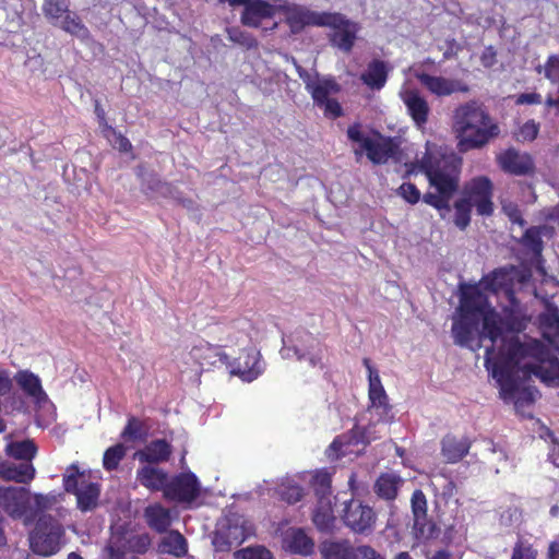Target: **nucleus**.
<instances>
[{
	"instance_id": "24",
	"label": "nucleus",
	"mask_w": 559,
	"mask_h": 559,
	"mask_svg": "<svg viewBox=\"0 0 559 559\" xmlns=\"http://www.w3.org/2000/svg\"><path fill=\"white\" fill-rule=\"evenodd\" d=\"M15 381L36 403H45L48 400L47 394L41 388L39 378L34 373L27 370L19 371L15 376Z\"/></svg>"
},
{
	"instance_id": "27",
	"label": "nucleus",
	"mask_w": 559,
	"mask_h": 559,
	"mask_svg": "<svg viewBox=\"0 0 559 559\" xmlns=\"http://www.w3.org/2000/svg\"><path fill=\"white\" fill-rule=\"evenodd\" d=\"M99 492L100 489L97 484L82 480L80 488L75 492L79 509L91 511L96 508Z\"/></svg>"
},
{
	"instance_id": "54",
	"label": "nucleus",
	"mask_w": 559,
	"mask_h": 559,
	"mask_svg": "<svg viewBox=\"0 0 559 559\" xmlns=\"http://www.w3.org/2000/svg\"><path fill=\"white\" fill-rule=\"evenodd\" d=\"M539 131V124L534 120H528L525 122L519 132V136L522 141H533Z\"/></svg>"
},
{
	"instance_id": "11",
	"label": "nucleus",
	"mask_w": 559,
	"mask_h": 559,
	"mask_svg": "<svg viewBox=\"0 0 559 559\" xmlns=\"http://www.w3.org/2000/svg\"><path fill=\"white\" fill-rule=\"evenodd\" d=\"M492 182L486 176L473 178L465 186V198L472 205L476 206L479 215H490L493 211Z\"/></svg>"
},
{
	"instance_id": "19",
	"label": "nucleus",
	"mask_w": 559,
	"mask_h": 559,
	"mask_svg": "<svg viewBox=\"0 0 559 559\" xmlns=\"http://www.w3.org/2000/svg\"><path fill=\"white\" fill-rule=\"evenodd\" d=\"M35 468L28 462H4L0 464V477L4 480H13L26 484L34 478Z\"/></svg>"
},
{
	"instance_id": "38",
	"label": "nucleus",
	"mask_w": 559,
	"mask_h": 559,
	"mask_svg": "<svg viewBox=\"0 0 559 559\" xmlns=\"http://www.w3.org/2000/svg\"><path fill=\"white\" fill-rule=\"evenodd\" d=\"M381 431L377 429L376 424H370L367 427L355 426L350 431L348 443L353 444H369L370 442L379 439Z\"/></svg>"
},
{
	"instance_id": "16",
	"label": "nucleus",
	"mask_w": 559,
	"mask_h": 559,
	"mask_svg": "<svg viewBox=\"0 0 559 559\" xmlns=\"http://www.w3.org/2000/svg\"><path fill=\"white\" fill-rule=\"evenodd\" d=\"M400 97L407 108V112L418 128H423L430 112V107L426 98L414 88H404L400 92Z\"/></svg>"
},
{
	"instance_id": "33",
	"label": "nucleus",
	"mask_w": 559,
	"mask_h": 559,
	"mask_svg": "<svg viewBox=\"0 0 559 559\" xmlns=\"http://www.w3.org/2000/svg\"><path fill=\"white\" fill-rule=\"evenodd\" d=\"M325 559H356L357 547L348 542L326 544L322 550Z\"/></svg>"
},
{
	"instance_id": "3",
	"label": "nucleus",
	"mask_w": 559,
	"mask_h": 559,
	"mask_svg": "<svg viewBox=\"0 0 559 559\" xmlns=\"http://www.w3.org/2000/svg\"><path fill=\"white\" fill-rule=\"evenodd\" d=\"M461 160L453 154L427 152L420 166L437 193L428 192L424 202L438 209L450 211V200L459 187Z\"/></svg>"
},
{
	"instance_id": "20",
	"label": "nucleus",
	"mask_w": 559,
	"mask_h": 559,
	"mask_svg": "<svg viewBox=\"0 0 559 559\" xmlns=\"http://www.w3.org/2000/svg\"><path fill=\"white\" fill-rule=\"evenodd\" d=\"M471 441L467 438H456L445 436L442 439L441 453L447 463H456L461 461L469 451Z\"/></svg>"
},
{
	"instance_id": "31",
	"label": "nucleus",
	"mask_w": 559,
	"mask_h": 559,
	"mask_svg": "<svg viewBox=\"0 0 559 559\" xmlns=\"http://www.w3.org/2000/svg\"><path fill=\"white\" fill-rule=\"evenodd\" d=\"M400 484L401 478L395 474H383L377 479L374 491L379 497L392 500L396 497Z\"/></svg>"
},
{
	"instance_id": "23",
	"label": "nucleus",
	"mask_w": 559,
	"mask_h": 559,
	"mask_svg": "<svg viewBox=\"0 0 559 559\" xmlns=\"http://www.w3.org/2000/svg\"><path fill=\"white\" fill-rule=\"evenodd\" d=\"M536 71L540 74L544 73L551 84L557 86V96L548 95L545 105L548 108L554 107L559 111V55L549 56L544 66H538Z\"/></svg>"
},
{
	"instance_id": "28",
	"label": "nucleus",
	"mask_w": 559,
	"mask_h": 559,
	"mask_svg": "<svg viewBox=\"0 0 559 559\" xmlns=\"http://www.w3.org/2000/svg\"><path fill=\"white\" fill-rule=\"evenodd\" d=\"M307 90L311 93L314 103L323 106V103L330 99V95L338 92V84L332 79H322L314 82H307Z\"/></svg>"
},
{
	"instance_id": "40",
	"label": "nucleus",
	"mask_w": 559,
	"mask_h": 559,
	"mask_svg": "<svg viewBox=\"0 0 559 559\" xmlns=\"http://www.w3.org/2000/svg\"><path fill=\"white\" fill-rule=\"evenodd\" d=\"M191 355L193 358H203L206 360L207 365H215L217 361L221 364H225L227 360V355L221 352L216 347H212L210 345L203 347H194L191 350Z\"/></svg>"
},
{
	"instance_id": "5",
	"label": "nucleus",
	"mask_w": 559,
	"mask_h": 559,
	"mask_svg": "<svg viewBox=\"0 0 559 559\" xmlns=\"http://www.w3.org/2000/svg\"><path fill=\"white\" fill-rule=\"evenodd\" d=\"M253 534V525L243 515L229 513L218 521L212 545L216 551L227 552Z\"/></svg>"
},
{
	"instance_id": "39",
	"label": "nucleus",
	"mask_w": 559,
	"mask_h": 559,
	"mask_svg": "<svg viewBox=\"0 0 559 559\" xmlns=\"http://www.w3.org/2000/svg\"><path fill=\"white\" fill-rule=\"evenodd\" d=\"M263 371V364L260 360V354L258 352H251L247 354V360L245 365L239 366L238 372L246 381L254 380Z\"/></svg>"
},
{
	"instance_id": "63",
	"label": "nucleus",
	"mask_w": 559,
	"mask_h": 559,
	"mask_svg": "<svg viewBox=\"0 0 559 559\" xmlns=\"http://www.w3.org/2000/svg\"><path fill=\"white\" fill-rule=\"evenodd\" d=\"M343 447V438H336L329 448V456H332L331 452H335L336 457L345 455L346 452L342 450Z\"/></svg>"
},
{
	"instance_id": "7",
	"label": "nucleus",
	"mask_w": 559,
	"mask_h": 559,
	"mask_svg": "<svg viewBox=\"0 0 559 559\" xmlns=\"http://www.w3.org/2000/svg\"><path fill=\"white\" fill-rule=\"evenodd\" d=\"M330 27L329 40L333 47L349 53L355 46L360 25L341 13L325 12L321 27Z\"/></svg>"
},
{
	"instance_id": "35",
	"label": "nucleus",
	"mask_w": 559,
	"mask_h": 559,
	"mask_svg": "<svg viewBox=\"0 0 559 559\" xmlns=\"http://www.w3.org/2000/svg\"><path fill=\"white\" fill-rule=\"evenodd\" d=\"M56 26H59L64 32L80 39H86L90 36L87 27L75 14H72L70 12H68Z\"/></svg>"
},
{
	"instance_id": "1",
	"label": "nucleus",
	"mask_w": 559,
	"mask_h": 559,
	"mask_svg": "<svg viewBox=\"0 0 559 559\" xmlns=\"http://www.w3.org/2000/svg\"><path fill=\"white\" fill-rule=\"evenodd\" d=\"M509 280L500 270L476 286H463L452 334L461 346L485 348V367L499 385L500 396L519 411L538 395L525 384L532 376L547 385H559V359L539 340L520 334L526 318L513 309L515 298Z\"/></svg>"
},
{
	"instance_id": "34",
	"label": "nucleus",
	"mask_w": 559,
	"mask_h": 559,
	"mask_svg": "<svg viewBox=\"0 0 559 559\" xmlns=\"http://www.w3.org/2000/svg\"><path fill=\"white\" fill-rule=\"evenodd\" d=\"M370 406L368 412L378 418V421H384L390 411L388 395L384 389L369 392Z\"/></svg>"
},
{
	"instance_id": "21",
	"label": "nucleus",
	"mask_w": 559,
	"mask_h": 559,
	"mask_svg": "<svg viewBox=\"0 0 559 559\" xmlns=\"http://www.w3.org/2000/svg\"><path fill=\"white\" fill-rule=\"evenodd\" d=\"M136 478L140 484L151 490H164L168 485L167 473L154 465H145L136 473Z\"/></svg>"
},
{
	"instance_id": "48",
	"label": "nucleus",
	"mask_w": 559,
	"mask_h": 559,
	"mask_svg": "<svg viewBox=\"0 0 559 559\" xmlns=\"http://www.w3.org/2000/svg\"><path fill=\"white\" fill-rule=\"evenodd\" d=\"M537 550L525 539L519 538L513 547L511 559H536Z\"/></svg>"
},
{
	"instance_id": "18",
	"label": "nucleus",
	"mask_w": 559,
	"mask_h": 559,
	"mask_svg": "<svg viewBox=\"0 0 559 559\" xmlns=\"http://www.w3.org/2000/svg\"><path fill=\"white\" fill-rule=\"evenodd\" d=\"M390 67L386 62L374 59L367 66L366 71L360 75V80L371 90H381L388 80Z\"/></svg>"
},
{
	"instance_id": "22",
	"label": "nucleus",
	"mask_w": 559,
	"mask_h": 559,
	"mask_svg": "<svg viewBox=\"0 0 559 559\" xmlns=\"http://www.w3.org/2000/svg\"><path fill=\"white\" fill-rule=\"evenodd\" d=\"M170 453V444L163 439H158L148 443L143 450L135 452L134 456L141 462L152 465L167 461Z\"/></svg>"
},
{
	"instance_id": "9",
	"label": "nucleus",
	"mask_w": 559,
	"mask_h": 559,
	"mask_svg": "<svg viewBox=\"0 0 559 559\" xmlns=\"http://www.w3.org/2000/svg\"><path fill=\"white\" fill-rule=\"evenodd\" d=\"M342 519L354 533L367 535L373 531L377 515L370 506L350 499L344 502Z\"/></svg>"
},
{
	"instance_id": "41",
	"label": "nucleus",
	"mask_w": 559,
	"mask_h": 559,
	"mask_svg": "<svg viewBox=\"0 0 559 559\" xmlns=\"http://www.w3.org/2000/svg\"><path fill=\"white\" fill-rule=\"evenodd\" d=\"M138 176L142 180V187L145 193H166L168 186L163 183L154 174L143 171L142 167H139Z\"/></svg>"
},
{
	"instance_id": "6",
	"label": "nucleus",
	"mask_w": 559,
	"mask_h": 559,
	"mask_svg": "<svg viewBox=\"0 0 559 559\" xmlns=\"http://www.w3.org/2000/svg\"><path fill=\"white\" fill-rule=\"evenodd\" d=\"M62 536V525L50 515L44 514L39 516L29 536V545L35 554L51 556L60 550Z\"/></svg>"
},
{
	"instance_id": "61",
	"label": "nucleus",
	"mask_w": 559,
	"mask_h": 559,
	"mask_svg": "<svg viewBox=\"0 0 559 559\" xmlns=\"http://www.w3.org/2000/svg\"><path fill=\"white\" fill-rule=\"evenodd\" d=\"M481 63L485 67H491L496 61V52L492 47H488L484 50L481 57Z\"/></svg>"
},
{
	"instance_id": "13",
	"label": "nucleus",
	"mask_w": 559,
	"mask_h": 559,
	"mask_svg": "<svg viewBox=\"0 0 559 559\" xmlns=\"http://www.w3.org/2000/svg\"><path fill=\"white\" fill-rule=\"evenodd\" d=\"M31 504V493L22 487H0V509L12 518L22 516Z\"/></svg>"
},
{
	"instance_id": "29",
	"label": "nucleus",
	"mask_w": 559,
	"mask_h": 559,
	"mask_svg": "<svg viewBox=\"0 0 559 559\" xmlns=\"http://www.w3.org/2000/svg\"><path fill=\"white\" fill-rule=\"evenodd\" d=\"M145 519L151 528L163 533L171 525V516L168 509L160 504L150 506L145 509Z\"/></svg>"
},
{
	"instance_id": "25",
	"label": "nucleus",
	"mask_w": 559,
	"mask_h": 559,
	"mask_svg": "<svg viewBox=\"0 0 559 559\" xmlns=\"http://www.w3.org/2000/svg\"><path fill=\"white\" fill-rule=\"evenodd\" d=\"M333 497L318 499L312 521L317 528L322 532H330L334 527L336 519L333 514Z\"/></svg>"
},
{
	"instance_id": "15",
	"label": "nucleus",
	"mask_w": 559,
	"mask_h": 559,
	"mask_svg": "<svg viewBox=\"0 0 559 559\" xmlns=\"http://www.w3.org/2000/svg\"><path fill=\"white\" fill-rule=\"evenodd\" d=\"M499 167L508 174L514 176H525L533 171L534 163L526 153H521L515 148H508L497 155Z\"/></svg>"
},
{
	"instance_id": "49",
	"label": "nucleus",
	"mask_w": 559,
	"mask_h": 559,
	"mask_svg": "<svg viewBox=\"0 0 559 559\" xmlns=\"http://www.w3.org/2000/svg\"><path fill=\"white\" fill-rule=\"evenodd\" d=\"M278 493L282 498V500L286 501L287 503H296L298 502L302 497V489L301 487L297 485H282L278 489Z\"/></svg>"
},
{
	"instance_id": "17",
	"label": "nucleus",
	"mask_w": 559,
	"mask_h": 559,
	"mask_svg": "<svg viewBox=\"0 0 559 559\" xmlns=\"http://www.w3.org/2000/svg\"><path fill=\"white\" fill-rule=\"evenodd\" d=\"M284 547L290 552L308 556L313 552L314 543L302 528H289L284 537Z\"/></svg>"
},
{
	"instance_id": "62",
	"label": "nucleus",
	"mask_w": 559,
	"mask_h": 559,
	"mask_svg": "<svg viewBox=\"0 0 559 559\" xmlns=\"http://www.w3.org/2000/svg\"><path fill=\"white\" fill-rule=\"evenodd\" d=\"M150 545V539L147 536H139L131 542V547L138 552L145 551Z\"/></svg>"
},
{
	"instance_id": "46",
	"label": "nucleus",
	"mask_w": 559,
	"mask_h": 559,
	"mask_svg": "<svg viewBox=\"0 0 559 559\" xmlns=\"http://www.w3.org/2000/svg\"><path fill=\"white\" fill-rule=\"evenodd\" d=\"M235 559H273L264 546H249L234 552Z\"/></svg>"
},
{
	"instance_id": "37",
	"label": "nucleus",
	"mask_w": 559,
	"mask_h": 559,
	"mask_svg": "<svg viewBox=\"0 0 559 559\" xmlns=\"http://www.w3.org/2000/svg\"><path fill=\"white\" fill-rule=\"evenodd\" d=\"M7 453L16 460L31 463L36 454V445L31 440L11 442L7 445Z\"/></svg>"
},
{
	"instance_id": "42",
	"label": "nucleus",
	"mask_w": 559,
	"mask_h": 559,
	"mask_svg": "<svg viewBox=\"0 0 559 559\" xmlns=\"http://www.w3.org/2000/svg\"><path fill=\"white\" fill-rule=\"evenodd\" d=\"M127 448L118 443L108 448L103 456V466L106 471H114L118 467L120 461L126 456Z\"/></svg>"
},
{
	"instance_id": "58",
	"label": "nucleus",
	"mask_w": 559,
	"mask_h": 559,
	"mask_svg": "<svg viewBox=\"0 0 559 559\" xmlns=\"http://www.w3.org/2000/svg\"><path fill=\"white\" fill-rule=\"evenodd\" d=\"M105 559H140L138 556L131 552H123L109 546L105 550Z\"/></svg>"
},
{
	"instance_id": "36",
	"label": "nucleus",
	"mask_w": 559,
	"mask_h": 559,
	"mask_svg": "<svg viewBox=\"0 0 559 559\" xmlns=\"http://www.w3.org/2000/svg\"><path fill=\"white\" fill-rule=\"evenodd\" d=\"M43 12L52 25H57L70 12L69 3L67 0H44Z\"/></svg>"
},
{
	"instance_id": "51",
	"label": "nucleus",
	"mask_w": 559,
	"mask_h": 559,
	"mask_svg": "<svg viewBox=\"0 0 559 559\" xmlns=\"http://www.w3.org/2000/svg\"><path fill=\"white\" fill-rule=\"evenodd\" d=\"M362 362L368 371L369 392L384 389L381 383L379 372L372 367L370 359L365 358Z\"/></svg>"
},
{
	"instance_id": "32",
	"label": "nucleus",
	"mask_w": 559,
	"mask_h": 559,
	"mask_svg": "<svg viewBox=\"0 0 559 559\" xmlns=\"http://www.w3.org/2000/svg\"><path fill=\"white\" fill-rule=\"evenodd\" d=\"M159 551L163 554L183 556L187 552V542L178 532H170L159 544Z\"/></svg>"
},
{
	"instance_id": "64",
	"label": "nucleus",
	"mask_w": 559,
	"mask_h": 559,
	"mask_svg": "<svg viewBox=\"0 0 559 559\" xmlns=\"http://www.w3.org/2000/svg\"><path fill=\"white\" fill-rule=\"evenodd\" d=\"M11 389V379L8 373L0 371V395L8 393Z\"/></svg>"
},
{
	"instance_id": "26",
	"label": "nucleus",
	"mask_w": 559,
	"mask_h": 559,
	"mask_svg": "<svg viewBox=\"0 0 559 559\" xmlns=\"http://www.w3.org/2000/svg\"><path fill=\"white\" fill-rule=\"evenodd\" d=\"M411 504L414 518V528L424 535L426 531H430L431 525L427 516V499L421 490H415L413 492Z\"/></svg>"
},
{
	"instance_id": "50",
	"label": "nucleus",
	"mask_w": 559,
	"mask_h": 559,
	"mask_svg": "<svg viewBox=\"0 0 559 559\" xmlns=\"http://www.w3.org/2000/svg\"><path fill=\"white\" fill-rule=\"evenodd\" d=\"M144 435V430H143V427H142V423L134 418V417H131L128 421V425L126 426V428L123 429L121 436L122 438L124 439H128V440H136V439H141Z\"/></svg>"
},
{
	"instance_id": "43",
	"label": "nucleus",
	"mask_w": 559,
	"mask_h": 559,
	"mask_svg": "<svg viewBox=\"0 0 559 559\" xmlns=\"http://www.w3.org/2000/svg\"><path fill=\"white\" fill-rule=\"evenodd\" d=\"M85 480L83 473L79 471L75 464L70 465L63 474V486L67 492L75 493L81 486V481Z\"/></svg>"
},
{
	"instance_id": "59",
	"label": "nucleus",
	"mask_w": 559,
	"mask_h": 559,
	"mask_svg": "<svg viewBox=\"0 0 559 559\" xmlns=\"http://www.w3.org/2000/svg\"><path fill=\"white\" fill-rule=\"evenodd\" d=\"M542 95L538 93H523L518 96L516 104L533 105L542 103Z\"/></svg>"
},
{
	"instance_id": "60",
	"label": "nucleus",
	"mask_w": 559,
	"mask_h": 559,
	"mask_svg": "<svg viewBox=\"0 0 559 559\" xmlns=\"http://www.w3.org/2000/svg\"><path fill=\"white\" fill-rule=\"evenodd\" d=\"M325 114L331 115L332 117H338L342 114V108L340 104L335 99H328L323 103Z\"/></svg>"
},
{
	"instance_id": "47",
	"label": "nucleus",
	"mask_w": 559,
	"mask_h": 559,
	"mask_svg": "<svg viewBox=\"0 0 559 559\" xmlns=\"http://www.w3.org/2000/svg\"><path fill=\"white\" fill-rule=\"evenodd\" d=\"M312 486L319 498L332 497L331 495V477L326 472H319L313 476Z\"/></svg>"
},
{
	"instance_id": "14",
	"label": "nucleus",
	"mask_w": 559,
	"mask_h": 559,
	"mask_svg": "<svg viewBox=\"0 0 559 559\" xmlns=\"http://www.w3.org/2000/svg\"><path fill=\"white\" fill-rule=\"evenodd\" d=\"M415 76L428 92L438 97L450 96L455 92L466 93L468 91L467 85L459 80L431 75L426 72H417Z\"/></svg>"
},
{
	"instance_id": "56",
	"label": "nucleus",
	"mask_w": 559,
	"mask_h": 559,
	"mask_svg": "<svg viewBox=\"0 0 559 559\" xmlns=\"http://www.w3.org/2000/svg\"><path fill=\"white\" fill-rule=\"evenodd\" d=\"M502 210L512 223L519 224L521 227L524 226L525 221L522 218L521 212L515 204H513L511 202H509V203L504 202L502 204Z\"/></svg>"
},
{
	"instance_id": "52",
	"label": "nucleus",
	"mask_w": 559,
	"mask_h": 559,
	"mask_svg": "<svg viewBox=\"0 0 559 559\" xmlns=\"http://www.w3.org/2000/svg\"><path fill=\"white\" fill-rule=\"evenodd\" d=\"M33 502L36 511H44L52 508L57 502L56 495H34Z\"/></svg>"
},
{
	"instance_id": "4",
	"label": "nucleus",
	"mask_w": 559,
	"mask_h": 559,
	"mask_svg": "<svg viewBox=\"0 0 559 559\" xmlns=\"http://www.w3.org/2000/svg\"><path fill=\"white\" fill-rule=\"evenodd\" d=\"M347 136L350 141L359 144V147L354 150L357 159L365 152L369 160L377 165L385 164L396 155L399 150V146L390 138H384L380 133H374L373 136L365 134L359 123L348 127Z\"/></svg>"
},
{
	"instance_id": "30",
	"label": "nucleus",
	"mask_w": 559,
	"mask_h": 559,
	"mask_svg": "<svg viewBox=\"0 0 559 559\" xmlns=\"http://www.w3.org/2000/svg\"><path fill=\"white\" fill-rule=\"evenodd\" d=\"M552 228L548 226H536L526 229L522 237V243L535 255H540L543 251V236H550Z\"/></svg>"
},
{
	"instance_id": "12",
	"label": "nucleus",
	"mask_w": 559,
	"mask_h": 559,
	"mask_svg": "<svg viewBox=\"0 0 559 559\" xmlns=\"http://www.w3.org/2000/svg\"><path fill=\"white\" fill-rule=\"evenodd\" d=\"M200 492L194 474L183 473L174 477L165 488V497L178 502H191Z\"/></svg>"
},
{
	"instance_id": "57",
	"label": "nucleus",
	"mask_w": 559,
	"mask_h": 559,
	"mask_svg": "<svg viewBox=\"0 0 559 559\" xmlns=\"http://www.w3.org/2000/svg\"><path fill=\"white\" fill-rule=\"evenodd\" d=\"M356 559H384L379 552L368 545L357 546Z\"/></svg>"
},
{
	"instance_id": "45",
	"label": "nucleus",
	"mask_w": 559,
	"mask_h": 559,
	"mask_svg": "<svg viewBox=\"0 0 559 559\" xmlns=\"http://www.w3.org/2000/svg\"><path fill=\"white\" fill-rule=\"evenodd\" d=\"M226 32L230 41L238 44L247 49L255 48L258 46V41L254 37L238 27L227 28Z\"/></svg>"
},
{
	"instance_id": "10",
	"label": "nucleus",
	"mask_w": 559,
	"mask_h": 559,
	"mask_svg": "<svg viewBox=\"0 0 559 559\" xmlns=\"http://www.w3.org/2000/svg\"><path fill=\"white\" fill-rule=\"evenodd\" d=\"M277 11V4H272L266 0H252L245 8L240 15L242 25L261 28L263 32H273L278 27V22L271 21Z\"/></svg>"
},
{
	"instance_id": "44",
	"label": "nucleus",
	"mask_w": 559,
	"mask_h": 559,
	"mask_svg": "<svg viewBox=\"0 0 559 559\" xmlns=\"http://www.w3.org/2000/svg\"><path fill=\"white\" fill-rule=\"evenodd\" d=\"M472 204L466 199H461L455 202V218L454 223L455 225L461 228L465 229L471 221V211H472Z\"/></svg>"
},
{
	"instance_id": "53",
	"label": "nucleus",
	"mask_w": 559,
	"mask_h": 559,
	"mask_svg": "<svg viewBox=\"0 0 559 559\" xmlns=\"http://www.w3.org/2000/svg\"><path fill=\"white\" fill-rule=\"evenodd\" d=\"M399 193L409 203L415 204L420 199V192L415 185L405 182L399 188Z\"/></svg>"
},
{
	"instance_id": "2",
	"label": "nucleus",
	"mask_w": 559,
	"mask_h": 559,
	"mask_svg": "<svg viewBox=\"0 0 559 559\" xmlns=\"http://www.w3.org/2000/svg\"><path fill=\"white\" fill-rule=\"evenodd\" d=\"M453 131L459 140V150L480 148L490 140L499 135L500 129L485 110L483 105L475 100L460 105L453 111Z\"/></svg>"
},
{
	"instance_id": "8",
	"label": "nucleus",
	"mask_w": 559,
	"mask_h": 559,
	"mask_svg": "<svg viewBox=\"0 0 559 559\" xmlns=\"http://www.w3.org/2000/svg\"><path fill=\"white\" fill-rule=\"evenodd\" d=\"M277 11L283 14L284 22L289 27L292 35L300 34L307 26L321 27L325 13L312 11L305 5L288 1L277 4Z\"/></svg>"
},
{
	"instance_id": "55",
	"label": "nucleus",
	"mask_w": 559,
	"mask_h": 559,
	"mask_svg": "<svg viewBox=\"0 0 559 559\" xmlns=\"http://www.w3.org/2000/svg\"><path fill=\"white\" fill-rule=\"evenodd\" d=\"M543 325L551 330L559 329V311L557 308L548 307L547 312L540 317Z\"/></svg>"
}]
</instances>
